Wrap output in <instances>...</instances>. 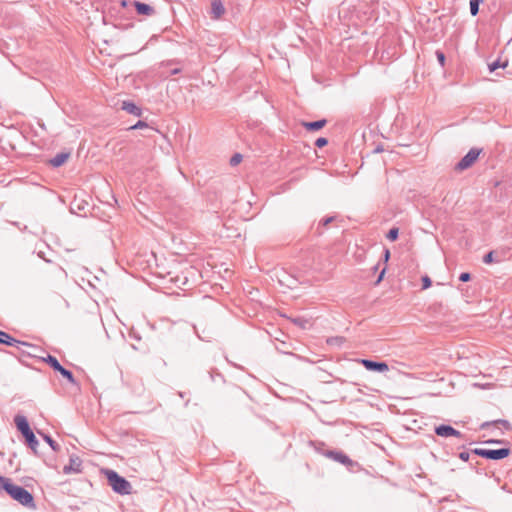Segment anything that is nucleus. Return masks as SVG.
<instances>
[{"label":"nucleus","instance_id":"23","mask_svg":"<svg viewBox=\"0 0 512 512\" xmlns=\"http://www.w3.org/2000/svg\"><path fill=\"white\" fill-rule=\"evenodd\" d=\"M11 484H12L11 479L0 476V491L7 492V486L11 485Z\"/></svg>","mask_w":512,"mask_h":512},{"label":"nucleus","instance_id":"1","mask_svg":"<svg viewBox=\"0 0 512 512\" xmlns=\"http://www.w3.org/2000/svg\"><path fill=\"white\" fill-rule=\"evenodd\" d=\"M13 500L17 501L21 505L35 509V501L33 495L24 487L16 485L12 482L11 485L7 486L6 492Z\"/></svg>","mask_w":512,"mask_h":512},{"label":"nucleus","instance_id":"4","mask_svg":"<svg viewBox=\"0 0 512 512\" xmlns=\"http://www.w3.org/2000/svg\"><path fill=\"white\" fill-rule=\"evenodd\" d=\"M482 153V149L472 148L455 166L456 171H464L470 167H472L480 154Z\"/></svg>","mask_w":512,"mask_h":512},{"label":"nucleus","instance_id":"36","mask_svg":"<svg viewBox=\"0 0 512 512\" xmlns=\"http://www.w3.org/2000/svg\"><path fill=\"white\" fill-rule=\"evenodd\" d=\"M389 257H390V252H389V250H386L385 251V261H388Z\"/></svg>","mask_w":512,"mask_h":512},{"label":"nucleus","instance_id":"15","mask_svg":"<svg viewBox=\"0 0 512 512\" xmlns=\"http://www.w3.org/2000/svg\"><path fill=\"white\" fill-rule=\"evenodd\" d=\"M109 104H110V106H112L116 109L128 111V100L127 99H121L119 97H112L109 100Z\"/></svg>","mask_w":512,"mask_h":512},{"label":"nucleus","instance_id":"27","mask_svg":"<svg viewBox=\"0 0 512 512\" xmlns=\"http://www.w3.org/2000/svg\"><path fill=\"white\" fill-rule=\"evenodd\" d=\"M436 56H437V59H438L440 65L444 66V64H445V55H444V53L441 52V51H437L436 52Z\"/></svg>","mask_w":512,"mask_h":512},{"label":"nucleus","instance_id":"22","mask_svg":"<svg viewBox=\"0 0 512 512\" xmlns=\"http://www.w3.org/2000/svg\"><path fill=\"white\" fill-rule=\"evenodd\" d=\"M507 65H508V61H504L503 63H501V62L498 60V61H495V62H493V63L489 64V70H490L491 72H493V71H495L496 69H498V68H500V67H501V68H506V67H507Z\"/></svg>","mask_w":512,"mask_h":512},{"label":"nucleus","instance_id":"21","mask_svg":"<svg viewBox=\"0 0 512 512\" xmlns=\"http://www.w3.org/2000/svg\"><path fill=\"white\" fill-rule=\"evenodd\" d=\"M483 1L484 0H470V11L473 16H475L478 13L479 4Z\"/></svg>","mask_w":512,"mask_h":512},{"label":"nucleus","instance_id":"30","mask_svg":"<svg viewBox=\"0 0 512 512\" xmlns=\"http://www.w3.org/2000/svg\"><path fill=\"white\" fill-rule=\"evenodd\" d=\"M494 261V253L491 251L484 257V262L486 264H491Z\"/></svg>","mask_w":512,"mask_h":512},{"label":"nucleus","instance_id":"14","mask_svg":"<svg viewBox=\"0 0 512 512\" xmlns=\"http://www.w3.org/2000/svg\"><path fill=\"white\" fill-rule=\"evenodd\" d=\"M225 12L224 6L220 0H214L211 4V13L214 19H219Z\"/></svg>","mask_w":512,"mask_h":512},{"label":"nucleus","instance_id":"8","mask_svg":"<svg viewBox=\"0 0 512 512\" xmlns=\"http://www.w3.org/2000/svg\"><path fill=\"white\" fill-rule=\"evenodd\" d=\"M361 364L368 370L386 372L389 367L385 362H374L371 360L362 359Z\"/></svg>","mask_w":512,"mask_h":512},{"label":"nucleus","instance_id":"20","mask_svg":"<svg viewBox=\"0 0 512 512\" xmlns=\"http://www.w3.org/2000/svg\"><path fill=\"white\" fill-rule=\"evenodd\" d=\"M326 124H327V120L322 119V120H318V121H314V122L304 123L303 125L305 126V128L316 129V128H322Z\"/></svg>","mask_w":512,"mask_h":512},{"label":"nucleus","instance_id":"38","mask_svg":"<svg viewBox=\"0 0 512 512\" xmlns=\"http://www.w3.org/2000/svg\"><path fill=\"white\" fill-rule=\"evenodd\" d=\"M460 456H461V458H462V459H465V455H464V453H461V455H460Z\"/></svg>","mask_w":512,"mask_h":512},{"label":"nucleus","instance_id":"31","mask_svg":"<svg viewBox=\"0 0 512 512\" xmlns=\"http://www.w3.org/2000/svg\"><path fill=\"white\" fill-rule=\"evenodd\" d=\"M343 342L342 338H331L327 340L328 344H341Z\"/></svg>","mask_w":512,"mask_h":512},{"label":"nucleus","instance_id":"33","mask_svg":"<svg viewBox=\"0 0 512 512\" xmlns=\"http://www.w3.org/2000/svg\"><path fill=\"white\" fill-rule=\"evenodd\" d=\"M129 111H130V114H136V115H139V110L137 107H135L134 105L130 104V108H129Z\"/></svg>","mask_w":512,"mask_h":512},{"label":"nucleus","instance_id":"7","mask_svg":"<svg viewBox=\"0 0 512 512\" xmlns=\"http://www.w3.org/2000/svg\"><path fill=\"white\" fill-rule=\"evenodd\" d=\"M82 468V460L78 456H71L69 464L63 467L64 474L79 473Z\"/></svg>","mask_w":512,"mask_h":512},{"label":"nucleus","instance_id":"9","mask_svg":"<svg viewBox=\"0 0 512 512\" xmlns=\"http://www.w3.org/2000/svg\"><path fill=\"white\" fill-rule=\"evenodd\" d=\"M133 5L138 15L152 16L155 13L154 7L150 4L142 3L140 1H134Z\"/></svg>","mask_w":512,"mask_h":512},{"label":"nucleus","instance_id":"3","mask_svg":"<svg viewBox=\"0 0 512 512\" xmlns=\"http://www.w3.org/2000/svg\"><path fill=\"white\" fill-rule=\"evenodd\" d=\"M102 473L106 476L108 484L113 491L119 494H128V481L121 477L116 471L111 469H103Z\"/></svg>","mask_w":512,"mask_h":512},{"label":"nucleus","instance_id":"37","mask_svg":"<svg viewBox=\"0 0 512 512\" xmlns=\"http://www.w3.org/2000/svg\"><path fill=\"white\" fill-rule=\"evenodd\" d=\"M294 322L298 325L304 326L303 322L300 320H294Z\"/></svg>","mask_w":512,"mask_h":512},{"label":"nucleus","instance_id":"34","mask_svg":"<svg viewBox=\"0 0 512 512\" xmlns=\"http://www.w3.org/2000/svg\"><path fill=\"white\" fill-rule=\"evenodd\" d=\"M384 274H385V270H383V271L380 273V275H379V277H378V280H377V283H379V282L383 279Z\"/></svg>","mask_w":512,"mask_h":512},{"label":"nucleus","instance_id":"18","mask_svg":"<svg viewBox=\"0 0 512 512\" xmlns=\"http://www.w3.org/2000/svg\"><path fill=\"white\" fill-rule=\"evenodd\" d=\"M57 372H59L69 383L76 384V379L70 370L64 368L61 365L60 370H58Z\"/></svg>","mask_w":512,"mask_h":512},{"label":"nucleus","instance_id":"16","mask_svg":"<svg viewBox=\"0 0 512 512\" xmlns=\"http://www.w3.org/2000/svg\"><path fill=\"white\" fill-rule=\"evenodd\" d=\"M39 359L41 361L47 363L55 371H58L61 368V364L59 363L57 358L52 356V355H50V354H47L46 357L40 356Z\"/></svg>","mask_w":512,"mask_h":512},{"label":"nucleus","instance_id":"19","mask_svg":"<svg viewBox=\"0 0 512 512\" xmlns=\"http://www.w3.org/2000/svg\"><path fill=\"white\" fill-rule=\"evenodd\" d=\"M43 439L47 442V444L51 447L54 452L60 451V445L52 439L51 436L47 434L40 433Z\"/></svg>","mask_w":512,"mask_h":512},{"label":"nucleus","instance_id":"6","mask_svg":"<svg viewBox=\"0 0 512 512\" xmlns=\"http://www.w3.org/2000/svg\"><path fill=\"white\" fill-rule=\"evenodd\" d=\"M0 344H5L7 346H15V347H19L20 345H22V346H27L29 348H32L34 350L37 349V347H35L34 345L29 344L27 342L17 340L15 338H13L10 334H8L2 330H0Z\"/></svg>","mask_w":512,"mask_h":512},{"label":"nucleus","instance_id":"25","mask_svg":"<svg viewBox=\"0 0 512 512\" xmlns=\"http://www.w3.org/2000/svg\"><path fill=\"white\" fill-rule=\"evenodd\" d=\"M398 233H399L398 228H392V229H390V231L388 232V234H387V238H388L390 241H395V240L398 238Z\"/></svg>","mask_w":512,"mask_h":512},{"label":"nucleus","instance_id":"35","mask_svg":"<svg viewBox=\"0 0 512 512\" xmlns=\"http://www.w3.org/2000/svg\"><path fill=\"white\" fill-rule=\"evenodd\" d=\"M121 6L127 7L128 6V0H121Z\"/></svg>","mask_w":512,"mask_h":512},{"label":"nucleus","instance_id":"5","mask_svg":"<svg viewBox=\"0 0 512 512\" xmlns=\"http://www.w3.org/2000/svg\"><path fill=\"white\" fill-rule=\"evenodd\" d=\"M475 453L480 455V456H482V457H484V458H487V459L498 460V459H503V458L507 457L510 454V450L506 449V448H502V449H476Z\"/></svg>","mask_w":512,"mask_h":512},{"label":"nucleus","instance_id":"12","mask_svg":"<svg viewBox=\"0 0 512 512\" xmlns=\"http://www.w3.org/2000/svg\"><path fill=\"white\" fill-rule=\"evenodd\" d=\"M70 152H60L48 161L51 167L58 168L62 166L70 157Z\"/></svg>","mask_w":512,"mask_h":512},{"label":"nucleus","instance_id":"11","mask_svg":"<svg viewBox=\"0 0 512 512\" xmlns=\"http://www.w3.org/2000/svg\"><path fill=\"white\" fill-rule=\"evenodd\" d=\"M14 423L16 425L17 430L23 435L31 430L29 422L27 418L23 415H16L14 417Z\"/></svg>","mask_w":512,"mask_h":512},{"label":"nucleus","instance_id":"13","mask_svg":"<svg viewBox=\"0 0 512 512\" xmlns=\"http://www.w3.org/2000/svg\"><path fill=\"white\" fill-rule=\"evenodd\" d=\"M25 439L26 445L33 451L35 455H38L37 446L39 444L33 430L31 429L27 433L22 435Z\"/></svg>","mask_w":512,"mask_h":512},{"label":"nucleus","instance_id":"26","mask_svg":"<svg viewBox=\"0 0 512 512\" xmlns=\"http://www.w3.org/2000/svg\"><path fill=\"white\" fill-rule=\"evenodd\" d=\"M421 280H422V288L424 290L428 289L429 287H431L432 281H431V279L427 275L423 276Z\"/></svg>","mask_w":512,"mask_h":512},{"label":"nucleus","instance_id":"2","mask_svg":"<svg viewBox=\"0 0 512 512\" xmlns=\"http://www.w3.org/2000/svg\"><path fill=\"white\" fill-rule=\"evenodd\" d=\"M24 139L30 140L31 143L39 149H50L54 140L48 135L47 130H41V135L37 130H19Z\"/></svg>","mask_w":512,"mask_h":512},{"label":"nucleus","instance_id":"10","mask_svg":"<svg viewBox=\"0 0 512 512\" xmlns=\"http://www.w3.org/2000/svg\"><path fill=\"white\" fill-rule=\"evenodd\" d=\"M435 432L438 436L441 437H460L461 435L459 431L455 430L453 427L449 425H440L436 427Z\"/></svg>","mask_w":512,"mask_h":512},{"label":"nucleus","instance_id":"28","mask_svg":"<svg viewBox=\"0 0 512 512\" xmlns=\"http://www.w3.org/2000/svg\"><path fill=\"white\" fill-rule=\"evenodd\" d=\"M328 141L326 138H318L315 142L316 146L319 147V148H322L324 147L325 145H327Z\"/></svg>","mask_w":512,"mask_h":512},{"label":"nucleus","instance_id":"29","mask_svg":"<svg viewBox=\"0 0 512 512\" xmlns=\"http://www.w3.org/2000/svg\"><path fill=\"white\" fill-rule=\"evenodd\" d=\"M147 124L141 120L137 121L133 125H130V128L136 129V128H146Z\"/></svg>","mask_w":512,"mask_h":512},{"label":"nucleus","instance_id":"24","mask_svg":"<svg viewBox=\"0 0 512 512\" xmlns=\"http://www.w3.org/2000/svg\"><path fill=\"white\" fill-rule=\"evenodd\" d=\"M242 159H243L242 155L240 153H236L231 157L230 165L233 167L237 166L242 162Z\"/></svg>","mask_w":512,"mask_h":512},{"label":"nucleus","instance_id":"32","mask_svg":"<svg viewBox=\"0 0 512 512\" xmlns=\"http://www.w3.org/2000/svg\"><path fill=\"white\" fill-rule=\"evenodd\" d=\"M460 281L467 282L470 280V274L469 273H462L459 277Z\"/></svg>","mask_w":512,"mask_h":512},{"label":"nucleus","instance_id":"17","mask_svg":"<svg viewBox=\"0 0 512 512\" xmlns=\"http://www.w3.org/2000/svg\"><path fill=\"white\" fill-rule=\"evenodd\" d=\"M330 458L342 463V464H345V465H351L352 464V461L348 458V456H346L345 454L343 453H339V452H329L327 454Z\"/></svg>","mask_w":512,"mask_h":512}]
</instances>
